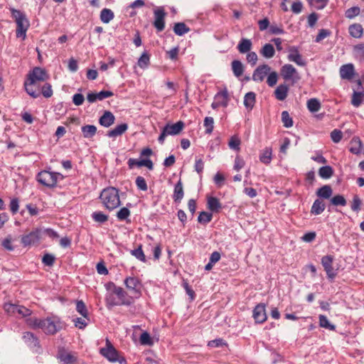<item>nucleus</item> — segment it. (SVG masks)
Instances as JSON below:
<instances>
[{"label": "nucleus", "mask_w": 364, "mask_h": 364, "mask_svg": "<svg viewBox=\"0 0 364 364\" xmlns=\"http://www.w3.org/2000/svg\"><path fill=\"white\" fill-rule=\"evenodd\" d=\"M49 79V75L44 68L35 67L31 70L24 82V87L26 92L33 98H37L40 96L39 91L33 89V86L37 82H44Z\"/></svg>", "instance_id": "obj_1"}, {"label": "nucleus", "mask_w": 364, "mask_h": 364, "mask_svg": "<svg viewBox=\"0 0 364 364\" xmlns=\"http://www.w3.org/2000/svg\"><path fill=\"white\" fill-rule=\"evenodd\" d=\"M28 323L35 328H41L47 335H54L62 328L60 320L55 316L43 319L29 318Z\"/></svg>", "instance_id": "obj_2"}, {"label": "nucleus", "mask_w": 364, "mask_h": 364, "mask_svg": "<svg viewBox=\"0 0 364 364\" xmlns=\"http://www.w3.org/2000/svg\"><path fill=\"white\" fill-rule=\"evenodd\" d=\"M99 198L104 207L109 211L116 209L121 204L119 190L112 186L104 188L102 191Z\"/></svg>", "instance_id": "obj_3"}, {"label": "nucleus", "mask_w": 364, "mask_h": 364, "mask_svg": "<svg viewBox=\"0 0 364 364\" xmlns=\"http://www.w3.org/2000/svg\"><path fill=\"white\" fill-rule=\"evenodd\" d=\"M11 13L12 18L16 23V37H22L23 39H25L26 37V31L30 26L29 21L26 18V14L20 10L11 9Z\"/></svg>", "instance_id": "obj_4"}, {"label": "nucleus", "mask_w": 364, "mask_h": 364, "mask_svg": "<svg viewBox=\"0 0 364 364\" xmlns=\"http://www.w3.org/2000/svg\"><path fill=\"white\" fill-rule=\"evenodd\" d=\"M64 176L58 172L42 171L36 176L38 182L48 188H55L59 179L63 180Z\"/></svg>", "instance_id": "obj_5"}, {"label": "nucleus", "mask_w": 364, "mask_h": 364, "mask_svg": "<svg viewBox=\"0 0 364 364\" xmlns=\"http://www.w3.org/2000/svg\"><path fill=\"white\" fill-rule=\"evenodd\" d=\"M100 352L102 355L110 362H119L120 364H125L127 363L125 358L119 355V352L108 339L106 341V347L101 348Z\"/></svg>", "instance_id": "obj_6"}, {"label": "nucleus", "mask_w": 364, "mask_h": 364, "mask_svg": "<svg viewBox=\"0 0 364 364\" xmlns=\"http://www.w3.org/2000/svg\"><path fill=\"white\" fill-rule=\"evenodd\" d=\"M280 75L285 81H291V85L298 82L301 77L291 64H285L280 69Z\"/></svg>", "instance_id": "obj_7"}, {"label": "nucleus", "mask_w": 364, "mask_h": 364, "mask_svg": "<svg viewBox=\"0 0 364 364\" xmlns=\"http://www.w3.org/2000/svg\"><path fill=\"white\" fill-rule=\"evenodd\" d=\"M43 235V230L41 228H35L28 234L24 235L21 238V242L23 246H30L38 244Z\"/></svg>", "instance_id": "obj_8"}, {"label": "nucleus", "mask_w": 364, "mask_h": 364, "mask_svg": "<svg viewBox=\"0 0 364 364\" xmlns=\"http://www.w3.org/2000/svg\"><path fill=\"white\" fill-rule=\"evenodd\" d=\"M333 256L325 255L322 257L321 261V264L326 272L327 277L330 281H333L337 275V272L333 267Z\"/></svg>", "instance_id": "obj_9"}, {"label": "nucleus", "mask_w": 364, "mask_h": 364, "mask_svg": "<svg viewBox=\"0 0 364 364\" xmlns=\"http://www.w3.org/2000/svg\"><path fill=\"white\" fill-rule=\"evenodd\" d=\"M127 289L134 294L135 297L141 296V283L138 278L134 277H128L124 282Z\"/></svg>", "instance_id": "obj_10"}, {"label": "nucleus", "mask_w": 364, "mask_h": 364, "mask_svg": "<svg viewBox=\"0 0 364 364\" xmlns=\"http://www.w3.org/2000/svg\"><path fill=\"white\" fill-rule=\"evenodd\" d=\"M154 14V26L156 28L158 32H161L165 28V17L166 16V13L164 11L163 8H160L155 10Z\"/></svg>", "instance_id": "obj_11"}, {"label": "nucleus", "mask_w": 364, "mask_h": 364, "mask_svg": "<svg viewBox=\"0 0 364 364\" xmlns=\"http://www.w3.org/2000/svg\"><path fill=\"white\" fill-rule=\"evenodd\" d=\"M289 54L287 58L289 61L295 63L299 66H306V61L302 58L299 53V49L296 46H290L289 48Z\"/></svg>", "instance_id": "obj_12"}, {"label": "nucleus", "mask_w": 364, "mask_h": 364, "mask_svg": "<svg viewBox=\"0 0 364 364\" xmlns=\"http://www.w3.org/2000/svg\"><path fill=\"white\" fill-rule=\"evenodd\" d=\"M270 70L271 68L267 64L259 65L253 72L252 80L255 82H262Z\"/></svg>", "instance_id": "obj_13"}, {"label": "nucleus", "mask_w": 364, "mask_h": 364, "mask_svg": "<svg viewBox=\"0 0 364 364\" xmlns=\"http://www.w3.org/2000/svg\"><path fill=\"white\" fill-rule=\"evenodd\" d=\"M22 338L28 347L36 352L41 348L38 338L33 333L28 331L23 333Z\"/></svg>", "instance_id": "obj_14"}, {"label": "nucleus", "mask_w": 364, "mask_h": 364, "mask_svg": "<svg viewBox=\"0 0 364 364\" xmlns=\"http://www.w3.org/2000/svg\"><path fill=\"white\" fill-rule=\"evenodd\" d=\"M253 318L256 323H262L267 320L265 305L264 304H257L253 310Z\"/></svg>", "instance_id": "obj_15"}, {"label": "nucleus", "mask_w": 364, "mask_h": 364, "mask_svg": "<svg viewBox=\"0 0 364 364\" xmlns=\"http://www.w3.org/2000/svg\"><path fill=\"white\" fill-rule=\"evenodd\" d=\"M129 168L132 169L135 166L138 167L146 166L149 170H153L154 164L149 159H145L142 160H137L135 159H129L127 161Z\"/></svg>", "instance_id": "obj_16"}, {"label": "nucleus", "mask_w": 364, "mask_h": 364, "mask_svg": "<svg viewBox=\"0 0 364 364\" xmlns=\"http://www.w3.org/2000/svg\"><path fill=\"white\" fill-rule=\"evenodd\" d=\"M184 126L185 124L183 121H178L173 124H166L163 129L168 135H177L183 130Z\"/></svg>", "instance_id": "obj_17"}, {"label": "nucleus", "mask_w": 364, "mask_h": 364, "mask_svg": "<svg viewBox=\"0 0 364 364\" xmlns=\"http://www.w3.org/2000/svg\"><path fill=\"white\" fill-rule=\"evenodd\" d=\"M355 74L354 66L351 63L343 65L340 68V75L343 80H351Z\"/></svg>", "instance_id": "obj_18"}, {"label": "nucleus", "mask_w": 364, "mask_h": 364, "mask_svg": "<svg viewBox=\"0 0 364 364\" xmlns=\"http://www.w3.org/2000/svg\"><path fill=\"white\" fill-rule=\"evenodd\" d=\"M115 121L114 115L110 111H105L100 117L99 123L105 127H109Z\"/></svg>", "instance_id": "obj_19"}, {"label": "nucleus", "mask_w": 364, "mask_h": 364, "mask_svg": "<svg viewBox=\"0 0 364 364\" xmlns=\"http://www.w3.org/2000/svg\"><path fill=\"white\" fill-rule=\"evenodd\" d=\"M128 129V124L127 123H122L116 126L114 129L109 130L107 132V136L110 138H115L122 135Z\"/></svg>", "instance_id": "obj_20"}, {"label": "nucleus", "mask_w": 364, "mask_h": 364, "mask_svg": "<svg viewBox=\"0 0 364 364\" xmlns=\"http://www.w3.org/2000/svg\"><path fill=\"white\" fill-rule=\"evenodd\" d=\"M58 358H59L60 362L63 364H73L77 361L76 357L64 350H59Z\"/></svg>", "instance_id": "obj_21"}, {"label": "nucleus", "mask_w": 364, "mask_h": 364, "mask_svg": "<svg viewBox=\"0 0 364 364\" xmlns=\"http://www.w3.org/2000/svg\"><path fill=\"white\" fill-rule=\"evenodd\" d=\"M113 294L117 295L119 301H124L129 303L128 304H124V306H130L133 303L132 297L129 296L127 293L120 287L115 288Z\"/></svg>", "instance_id": "obj_22"}, {"label": "nucleus", "mask_w": 364, "mask_h": 364, "mask_svg": "<svg viewBox=\"0 0 364 364\" xmlns=\"http://www.w3.org/2000/svg\"><path fill=\"white\" fill-rule=\"evenodd\" d=\"M289 89V86L286 84L279 85L274 90L275 97L280 101L284 100L288 95Z\"/></svg>", "instance_id": "obj_23"}, {"label": "nucleus", "mask_w": 364, "mask_h": 364, "mask_svg": "<svg viewBox=\"0 0 364 364\" xmlns=\"http://www.w3.org/2000/svg\"><path fill=\"white\" fill-rule=\"evenodd\" d=\"M184 196L183 184L181 180H179L174 186V191L173 195V199L175 203H179L183 199Z\"/></svg>", "instance_id": "obj_24"}, {"label": "nucleus", "mask_w": 364, "mask_h": 364, "mask_svg": "<svg viewBox=\"0 0 364 364\" xmlns=\"http://www.w3.org/2000/svg\"><path fill=\"white\" fill-rule=\"evenodd\" d=\"M208 208L213 213H219L222 208V204L218 198L215 197H208L207 203Z\"/></svg>", "instance_id": "obj_25"}, {"label": "nucleus", "mask_w": 364, "mask_h": 364, "mask_svg": "<svg viewBox=\"0 0 364 364\" xmlns=\"http://www.w3.org/2000/svg\"><path fill=\"white\" fill-rule=\"evenodd\" d=\"M256 102V95L253 92H249L244 97V105L248 110H252Z\"/></svg>", "instance_id": "obj_26"}, {"label": "nucleus", "mask_w": 364, "mask_h": 364, "mask_svg": "<svg viewBox=\"0 0 364 364\" xmlns=\"http://www.w3.org/2000/svg\"><path fill=\"white\" fill-rule=\"evenodd\" d=\"M333 194L331 186L324 185L316 191V196L321 198L328 199Z\"/></svg>", "instance_id": "obj_27"}, {"label": "nucleus", "mask_w": 364, "mask_h": 364, "mask_svg": "<svg viewBox=\"0 0 364 364\" xmlns=\"http://www.w3.org/2000/svg\"><path fill=\"white\" fill-rule=\"evenodd\" d=\"M350 35L355 38H360L363 35V28L359 23H353L348 28Z\"/></svg>", "instance_id": "obj_28"}, {"label": "nucleus", "mask_w": 364, "mask_h": 364, "mask_svg": "<svg viewBox=\"0 0 364 364\" xmlns=\"http://www.w3.org/2000/svg\"><path fill=\"white\" fill-rule=\"evenodd\" d=\"M82 136L85 139L92 138L97 133V127L92 124H87L81 127Z\"/></svg>", "instance_id": "obj_29"}, {"label": "nucleus", "mask_w": 364, "mask_h": 364, "mask_svg": "<svg viewBox=\"0 0 364 364\" xmlns=\"http://www.w3.org/2000/svg\"><path fill=\"white\" fill-rule=\"evenodd\" d=\"M252 46V43L251 40L247 38H242L238 45H237V50L240 53H246L250 51Z\"/></svg>", "instance_id": "obj_30"}, {"label": "nucleus", "mask_w": 364, "mask_h": 364, "mask_svg": "<svg viewBox=\"0 0 364 364\" xmlns=\"http://www.w3.org/2000/svg\"><path fill=\"white\" fill-rule=\"evenodd\" d=\"M325 210V203L321 199H316L311 206V213L312 215H320Z\"/></svg>", "instance_id": "obj_31"}, {"label": "nucleus", "mask_w": 364, "mask_h": 364, "mask_svg": "<svg viewBox=\"0 0 364 364\" xmlns=\"http://www.w3.org/2000/svg\"><path fill=\"white\" fill-rule=\"evenodd\" d=\"M231 66L232 73L235 77H239L243 74L244 65L241 61L234 60L231 63Z\"/></svg>", "instance_id": "obj_32"}, {"label": "nucleus", "mask_w": 364, "mask_h": 364, "mask_svg": "<svg viewBox=\"0 0 364 364\" xmlns=\"http://www.w3.org/2000/svg\"><path fill=\"white\" fill-rule=\"evenodd\" d=\"M173 32L179 36H183L185 33H187L190 31V28L188 27L185 23L178 22L176 23L173 26Z\"/></svg>", "instance_id": "obj_33"}, {"label": "nucleus", "mask_w": 364, "mask_h": 364, "mask_svg": "<svg viewBox=\"0 0 364 364\" xmlns=\"http://www.w3.org/2000/svg\"><path fill=\"white\" fill-rule=\"evenodd\" d=\"M260 54L266 58H272L275 54L274 46L270 43L264 44L260 50Z\"/></svg>", "instance_id": "obj_34"}, {"label": "nucleus", "mask_w": 364, "mask_h": 364, "mask_svg": "<svg viewBox=\"0 0 364 364\" xmlns=\"http://www.w3.org/2000/svg\"><path fill=\"white\" fill-rule=\"evenodd\" d=\"M364 99L363 91H354L352 95L351 104L355 107H358L363 102Z\"/></svg>", "instance_id": "obj_35"}, {"label": "nucleus", "mask_w": 364, "mask_h": 364, "mask_svg": "<svg viewBox=\"0 0 364 364\" xmlns=\"http://www.w3.org/2000/svg\"><path fill=\"white\" fill-rule=\"evenodd\" d=\"M114 17L113 11L109 9H103L100 12V20L104 23H109Z\"/></svg>", "instance_id": "obj_36"}, {"label": "nucleus", "mask_w": 364, "mask_h": 364, "mask_svg": "<svg viewBox=\"0 0 364 364\" xmlns=\"http://www.w3.org/2000/svg\"><path fill=\"white\" fill-rule=\"evenodd\" d=\"M150 63V54L148 51L144 50L138 60L137 64L141 68H146Z\"/></svg>", "instance_id": "obj_37"}, {"label": "nucleus", "mask_w": 364, "mask_h": 364, "mask_svg": "<svg viewBox=\"0 0 364 364\" xmlns=\"http://www.w3.org/2000/svg\"><path fill=\"white\" fill-rule=\"evenodd\" d=\"M272 148L266 147L259 156V160L264 164H269L272 161Z\"/></svg>", "instance_id": "obj_38"}, {"label": "nucleus", "mask_w": 364, "mask_h": 364, "mask_svg": "<svg viewBox=\"0 0 364 364\" xmlns=\"http://www.w3.org/2000/svg\"><path fill=\"white\" fill-rule=\"evenodd\" d=\"M333 174V169L331 166H324L319 168L318 175L323 179L330 178Z\"/></svg>", "instance_id": "obj_39"}, {"label": "nucleus", "mask_w": 364, "mask_h": 364, "mask_svg": "<svg viewBox=\"0 0 364 364\" xmlns=\"http://www.w3.org/2000/svg\"><path fill=\"white\" fill-rule=\"evenodd\" d=\"M76 311L83 316V318L89 320L87 309L83 301L78 300L76 301Z\"/></svg>", "instance_id": "obj_40"}, {"label": "nucleus", "mask_w": 364, "mask_h": 364, "mask_svg": "<svg viewBox=\"0 0 364 364\" xmlns=\"http://www.w3.org/2000/svg\"><path fill=\"white\" fill-rule=\"evenodd\" d=\"M307 107L311 112H316L321 109V102L316 98H311L307 101Z\"/></svg>", "instance_id": "obj_41"}, {"label": "nucleus", "mask_w": 364, "mask_h": 364, "mask_svg": "<svg viewBox=\"0 0 364 364\" xmlns=\"http://www.w3.org/2000/svg\"><path fill=\"white\" fill-rule=\"evenodd\" d=\"M318 318H319V326L321 327L331 330V331L336 330V326L333 324H331L326 316L320 315Z\"/></svg>", "instance_id": "obj_42"}, {"label": "nucleus", "mask_w": 364, "mask_h": 364, "mask_svg": "<svg viewBox=\"0 0 364 364\" xmlns=\"http://www.w3.org/2000/svg\"><path fill=\"white\" fill-rule=\"evenodd\" d=\"M362 148V142L359 139H353L351 141V146L350 148V151L353 154H359L361 151Z\"/></svg>", "instance_id": "obj_43"}, {"label": "nucleus", "mask_w": 364, "mask_h": 364, "mask_svg": "<svg viewBox=\"0 0 364 364\" xmlns=\"http://www.w3.org/2000/svg\"><path fill=\"white\" fill-rule=\"evenodd\" d=\"M108 215L101 211H95L92 214V218L97 223H104L108 220Z\"/></svg>", "instance_id": "obj_44"}, {"label": "nucleus", "mask_w": 364, "mask_h": 364, "mask_svg": "<svg viewBox=\"0 0 364 364\" xmlns=\"http://www.w3.org/2000/svg\"><path fill=\"white\" fill-rule=\"evenodd\" d=\"M106 303H107V306L108 308H111L114 306H122V304H129L128 302H126L124 301H119L118 300L117 301L112 294H109V296H107L106 297Z\"/></svg>", "instance_id": "obj_45"}, {"label": "nucleus", "mask_w": 364, "mask_h": 364, "mask_svg": "<svg viewBox=\"0 0 364 364\" xmlns=\"http://www.w3.org/2000/svg\"><path fill=\"white\" fill-rule=\"evenodd\" d=\"M353 52L356 58L364 59V43L353 46Z\"/></svg>", "instance_id": "obj_46"}, {"label": "nucleus", "mask_w": 364, "mask_h": 364, "mask_svg": "<svg viewBox=\"0 0 364 364\" xmlns=\"http://www.w3.org/2000/svg\"><path fill=\"white\" fill-rule=\"evenodd\" d=\"M131 255L141 262H146V261L141 245L138 247V248L131 250Z\"/></svg>", "instance_id": "obj_47"}, {"label": "nucleus", "mask_w": 364, "mask_h": 364, "mask_svg": "<svg viewBox=\"0 0 364 364\" xmlns=\"http://www.w3.org/2000/svg\"><path fill=\"white\" fill-rule=\"evenodd\" d=\"M213 218V214L205 211H202L199 213L198 217V221L202 224H207L211 221Z\"/></svg>", "instance_id": "obj_48"}, {"label": "nucleus", "mask_w": 364, "mask_h": 364, "mask_svg": "<svg viewBox=\"0 0 364 364\" xmlns=\"http://www.w3.org/2000/svg\"><path fill=\"white\" fill-rule=\"evenodd\" d=\"M282 122L284 127L286 128H289L293 126V119L287 111H283L282 112Z\"/></svg>", "instance_id": "obj_49"}, {"label": "nucleus", "mask_w": 364, "mask_h": 364, "mask_svg": "<svg viewBox=\"0 0 364 364\" xmlns=\"http://www.w3.org/2000/svg\"><path fill=\"white\" fill-rule=\"evenodd\" d=\"M331 203L336 206H345L347 203L346 198L342 195H336L331 198Z\"/></svg>", "instance_id": "obj_50"}, {"label": "nucleus", "mask_w": 364, "mask_h": 364, "mask_svg": "<svg viewBox=\"0 0 364 364\" xmlns=\"http://www.w3.org/2000/svg\"><path fill=\"white\" fill-rule=\"evenodd\" d=\"M39 92H40V95L42 94L43 96L46 98L50 97L53 94V92L52 90V85L48 82H46L42 86L41 91Z\"/></svg>", "instance_id": "obj_51"}, {"label": "nucleus", "mask_w": 364, "mask_h": 364, "mask_svg": "<svg viewBox=\"0 0 364 364\" xmlns=\"http://www.w3.org/2000/svg\"><path fill=\"white\" fill-rule=\"evenodd\" d=\"M139 342L141 345L144 346H151L153 345L152 338L150 336V334L147 331H144L139 338Z\"/></svg>", "instance_id": "obj_52"}, {"label": "nucleus", "mask_w": 364, "mask_h": 364, "mask_svg": "<svg viewBox=\"0 0 364 364\" xmlns=\"http://www.w3.org/2000/svg\"><path fill=\"white\" fill-rule=\"evenodd\" d=\"M214 119L211 117H206L204 119V127H205V134H211L214 128Z\"/></svg>", "instance_id": "obj_53"}, {"label": "nucleus", "mask_w": 364, "mask_h": 364, "mask_svg": "<svg viewBox=\"0 0 364 364\" xmlns=\"http://www.w3.org/2000/svg\"><path fill=\"white\" fill-rule=\"evenodd\" d=\"M130 213L131 212L127 207H123L117 213V217L119 220L123 221L128 218Z\"/></svg>", "instance_id": "obj_54"}, {"label": "nucleus", "mask_w": 364, "mask_h": 364, "mask_svg": "<svg viewBox=\"0 0 364 364\" xmlns=\"http://www.w3.org/2000/svg\"><path fill=\"white\" fill-rule=\"evenodd\" d=\"M215 100L218 101H222L225 103V107L228 105V92L227 90H224L218 92L215 96Z\"/></svg>", "instance_id": "obj_55"}, {"label": "nucleus", "mask_w": 364, "mask_h": 364, "mask_svg": "<svg viewBox=\"0 0 364 364\" xmlns=\"http://www.w3.org/2000/svg\"><path fill=\"white\" fill-rule=\"evenodd\" d=\"M137 188L140 191H146L148 186L146 180L142 176H137L135 181Z\"/></svg>", "instance_id": "obj_56"}, {"label": "nucleus", "mask_w": 364, "mask_h": 364, "mask_svg": "<svg viewBox=\"0 0 364 364\" xmlns=\"http://www.w3.org/2000/svg\"><path fill=\"white\" fill-rule=\"evenodd\" d=\"M360 12V9L358 6H353L346 10L345 15L346 18L352 19L354 17L358 16Z\"/></svg>", "instance_id": "obj_57"}, {"label": "nucleus", "mask_w": 364, "mask_h": 364, "mask_svg": "<svg viewBox=\"0 0 364 364\" xmlns=\"http://www.w3.org/2000/svg\"><path fill=\"white\" fill-rule=\"evenodd\" d=\"M224 346H227L228 344L223 338H216L208 343V346L210 348H219Z\"/></svg>", "instance_id": "obj_58"}, {"label": "nucleus", "mask_w": 364, "mask_h": 364, "mask_svg": "<svg viewBox=\"0 0 364 364\" xmlns=\"http://www.w3.org/2000/svg\"><path fill=\"white\" fill-rule=\"evenodd\" d=\"M55 257L49 253H46L43 255L42 258V262L46 265L48 267H52L55 262Z\"/></svg>", "instance_id": "obj_59"}, {"label": "nucleus", "mask_w": 364, "mask_h": 364, "mask_svg": "<svg viewBox=\"0 0 364 364\" xmlns=\"http://www.w3.org/2000/svg\"><path fill=\"white\" fill-rule=\"evenodd\" d=\"M343 138V132L340 129H335L331 132V139L334 143H338Z\"/></svg>", "instance_id": "obj_60"}, {"label": "nucleus", "mask_w": 364, "mask_h": 364, "mask_svg": "<svg viewBox=\"0 0 364 364\" xmlns=\"http://www.w3.org/2000/svg\"><path fill=\"white\" fill-rule=\"evenodd\" d=\"M9 208L11 213L15 215L18 213L19 209V200L17 198H12L11 200Z\"/></svg>", "instance_id": "obj_61"}, {"label": "nucleus", "mask_w": 364, "mask_h": 364, "mask_svg": "<svg viewBox=\"0 0 364 364\" xmlns=\"http://www.w3.org/2000/svg\"><path fill=\"white\" fill-rule=\"evenodd\" d=\"M277 80H278V75H277V72L273 71L269 74V75L267 77V83L268 84V85L269 87H273L277 84Z\"/></svg>", "instance_id": "obj_62"}, {"label": "nucleus", "mask_w": 364, "mask_h": 364, "mask_svg": "<svg viewBox=\"0 0 364 364\" xmlns=\"http://www.w3.org/2000/svg\"><path fill=\"white\" fill-rule=\"evenodd\" d=\"M240 139L238 137L232 136L228 144L230 149L238 151L240 149Z\"/></svg>", "instance_id": "obj_63"}, {"label": "nucleus", "mask_w": 364, "mask_h": 364, "mask_svg": "<svg viewBox=\"0 0 364 364\" xmlns=\"http://www.w3.org/2000/svg\"><path fill=\"white\" fill-rule=\"evenodd\" d=\"M331 34V32L329 30L322 28L319 31L318 35L316 37L315 41L316 43H318L321 41L325 38L330 36Z\"/></svg>", "instance_id": "obj_64"}]
</instances>
